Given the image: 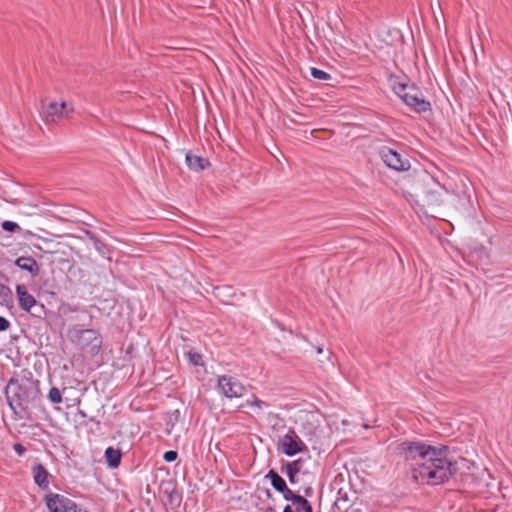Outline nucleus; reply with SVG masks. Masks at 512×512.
Masks as SVG:
<instances>
[{"instance_id":"obj_47","label":"nucleus","mask_w":512,"mask_h":512,"mask_svg":"<svg viewBox=\"0 0 512 512\" xmlns=\"http://www.w3.org/2000/svg\"><path fill=\"white\" fill-rule=\"evenodd\" d=\"M283 512H294L290 505H286L283 509Z\"/></svg>"},{"instance_id":"obj_41","label":"nucleus","mask_w":512,"mask_h":512,"mask_svg":"<svg viewBox=\"0 0 512 512\" xmlns=\"http://www.w3.org/2000/svg\"><path fill=\"white\" fill-rule=\"evenodd\" d=\"M253 397H254V399H253V401L251 402V405H252V406H256V407H258V408H260V409H261L262 407H268V406H269V404H268L267 402L262 401V400L258 399V398H257V397H255V396H253Z\"/></svg>"},{"instance_id":"obj_44","label":"nucleus","mask_w":512,"mask_h":512,"mask_svg":"<svg viewBox=\"0 0 512 512\" xmlns=\"http://www.w3.org/2000/svg\"><path fill=\"white\" fill-rule=\"evenodd\" d=\"M134 346L132 344H130L127 349H126V355L129 357V360H131L132 358H134Z\"/></svg>"},{"instance_id":"obj_32","label":"nucleus","mask_w":512,"mask_h":512,"mask_svg":"<svg viewBox=\"0 0 512 512\" xmlns=\"http://www.w3.org/2000/svg\"><path fill=\"white\" fill-rule=\"evenodd\" d=\"M310 75L312 78L320 81H328L332 78V76L329 73L316 67L310 68Z\"/></svg>"},{"instance_id":"obj_27","label":"nucleus","mask_w":512,"mask_h":512,"mask_svg":"<svg viewBox=\"0 0 512 512\" xmlns=\"http://www.w3.org/2000/svg\"><path fill=\"white\" fill-rule=\"evenodd\" d=\"M214 295L225 302V298H232L234 296L233 287L229 285L214 287Z\"/></svg>"},{"instance_id":"obj_5","label":"nucleus","mask_w":512,"mask_h":512,"mask_svg":"<svg viewBox=\"0 0 512 512\" xmlns=\"http://www.w3.org/2000/svg\"><path fill=\"white\" fill-rule=\"evenodd\" d=\"M68 336L72 343L92 357L101 352L103 338L95 329L84 328L83 325L76 324L68 329Z\"/></svg>"},{"instance_id":"obj_8","label":"nucleus","mask_w":512,"mask_h":512,"mask_svg":"<svg viewBox=\"0 0 512 512\" xmlns=\"http://www.w3.org/2000/svg\"><path fill=\"white\" fill-rule=\"evenodd\" d=\"M47 508L50 512H88L79 507L70 498L56 493H49L44 498Z\"/></svg>"},{"instance_id":"obj_16","label":"nucleus","mask_w":512,"mask_h":512,"mask_svg":"<svg viewBox=\"0 0 512 512\" xmlns=\"http://www.w3.org/2000/svg\"><path fill=\"white\" fill-rule=\"evenodd\" d=\"M185 161L188 168L196 172L203 171L211 165L208 158L196 155L192 151L186 153Z\"/></svg>"},{"instance_id":"obj_10","label":"nucleus","mask_w":512,"mask_h":512,"mask_svg":"<svg viewBox=\"0 0 512 512\" xmlns=\"http://www.w3.org/2000/svg\"><path fill=\"white\" fill-rule=\"evenodd\" d=\"M15 291L20 310L27 313H31L33 308H39L40 312L45 310V305L39 303L24 284H17Z\"/></svg>"},{"instance_id":"obj_39","label":"nucleus","mask_w":512,"mask_h":512,"mask_svg":"<svg viewBox=\"0 0 512 512\" xmlns=\"http://www.w3.org/2000/svg\"><path fill=\"white\" fill-rule=\"evenodd\" d=\"M11 326V323L8 319L3 316H0V332L7 331Z\"/></svg>"},{"instance_id":"obj_14","label":"nucleus","mask_w":512,"mask_h":512,"mask_svg":"<svg viewBox=\"0 0 512 512\" xmlns=\"http://www.w3.org/2000/svg\"><path fill=\"white\" fill-rule=\"evenodd\" d=\"M160 491L167 498L169 505L177 507L181 504L182 496L174 481H162L160 484Z\"/></svg>"},{"instance_id":"obj_4","label":"nucleus","mask_w":512,"mask_h":512,"mask_svg":"<svg viewBox=\"0 0 512 512\" xmlns=\"http://www.w3.org/2000/svg\"><path fill=\"white\" fill-rule=\"evenodd\" d=\"M474 212V202L468 192H455L448 190L442 207L440 219L447 216L460 222L473 216Z\"/></svg>"},{"instance_id":"obj_45","label":"nucleus","mask_w":512,"mask_h":512,"mask_svg":"<svg viewBox=\"0 0 512 512\" xmlns=\"http://www.w3.org/2000/svg\"><path fill=\"white\" fill-rule=\"evenodd\" d=\"M82 231L90 241H92V239L96 236V234L93 233L91 230L83 229Z\"/></svg>"},{"instance_id":"obj_20","label":"nucleus","mask_w":512,"mask_h":512,"mask_svg":"<svg viewBox=\"0 0 512 512\" xmlns=\"http://www.w3.org/2000/svg\"><path fill=\"white\" fill-rule=\"evenodd\" d=\"M181 421V411L179 409L171 410L165 413V432L170 434L174 427Z\"/></svg>"},{"instance_id":"obj_22","label":"nucleus","mask_w":512,"mask_h":512,"mask_svg":"<svg viewBox=\"0 0 512 512\" xmlns=\"http://www.w3.org/2000/svg\"><path fill=\"white\" fill-rule=\"evenodd\" d=\"M0 305L11 310L14 308L13 292L10 287L0 282Z\"/></svg>"},{"instance_id":"obj_11","label":"nucleus","mask_w":512,"mask_h":512,"mask_svg":"<svg viewBox=\"0 0 512 512\" xmlns=\"http://www.w3.org/2000/svg\"><path fill=\"white\" fill-rule=\"evenodd\" d=\"M218 386L223 395L227 398H239L246 390L245 386L239 379L228 375H222L219 377Z\"/></svg>"},{"instance_id":"obj_6","label":"nucleus","mask_w":512,"mask_h":512,"mask_svg":"<svg viewBox=\"0 0 512 512\" xmlns=\"http://www.w3.org/2000/svg\"><path fill=\"white\" fill-rule=\"evenodd\" d=\"M403 102L418 114L432 110L430 101L425 99L420 87L409 78L407 81V92L403 94Z\"/></svg>"},{"instance_id":"obj_50","label":"nucleus","mask_w":512,"mask_h":512,"mask_svg":"<svg viewBox=\"0 0 512 512\" xmlns=\"http://www.w3.org/2000/svg\"><path fill=\"white\" fill-rule=\"evenodd\" d=\"M322 352H323V348H322V347H318V348H317V353H318V354H320V353H322Z\"/></svg>"},{"instance_id":"obj_29","label":"nucleus","mask_w":512,"mask_h":512,"mask_svg":"<svg viewBox=\"0 0 512 512\" xmlns=\"http://www.w3.org/2000/svg\"><path fill=\"white\" fill-rule=\"evenodd\" d=\"M338 497L336 498L334 505L338 510L346 511L349 509V499L347 497V493L342 495V489L338 492Z\"/></svg>"},{"instance_id":"obj_49","label":"nucleus","mask_w":512,"mask_h":512,"mask_svg":"<svg viewBox=\"0 0 512 512\" xmlns=\"http://www.w3.org/2000/svg\"><path fill=\"white\" fill-rule=\"evenodd\" d=\"M19 456H22L25 450H16Z\"/></svg>"},{"instance_id":"obj_1","label":"nucleus","mask_w":512,"mask_h":512,"mask_svg":"<svg viewBox=\"0 0 512 512\" xmlns=\"http://www.w3.org/2000/svg\"><path fill=\"white\" fill-rule=\"evenodd\" d=\"M7 404L15 418L33 420L47 414L40 389V380L28 369H23L21 375L12 376L4 389Z\"/></svg>"},{"instance_id":"obj_23","label":"nucleus","mask_w":512,"mask_h":512,"mask_svg":"<svg viewBox=\"0 0 512 512\" xmlns=\"http://www.w3.org/2000/svg\"><path fill=\"white\" fill-rule=\"evenodd\" d=\"M1 228L3 231L10 234H23L28 236H33V233L29 230H23L17 222L11 220H5L1 223Z\"/></svg>"},{"instance_id":"obj_19","label":"nucleus","mask_w":512,"mask_h":512,"mask_svg":"<svg viewBox=\"0 0 512 512\" xmlns=\"http://www.w3.org/2000/svg\"><path fill=\"white\" fill-rule=\"evenodd\" d=\"M62 387L51 386L46 395L47 401L57 410H61V405L64 404Z\"/></svg>"},{"instance_id":"obj_30","label":"nucleus","mask_w":512,"mask_h":512,"mask_svg":"<svg viewBox=\"0 0 512 512\" xmlns=\"http://www.w3.org/2000/svg\"><path fill=\"white\" fill-rule=\"evenodd\" d=\"M185 355L187 356L189 363L192 364L193 366L203 367L205 365L203 357L200 353L193 350H189L185 353Z\"/></svg>"},{"instance_id":"obj_40","label":"nucleus","mask_w":512,"mask_h":512,"mask_svg":"<svg viewBox=\"0 0 512 512\" xmlns=\"http://www.w3.org/2000/svg\"><path fill=\"white\" fill-rule=\"evenodd\" d=\"M16 238H12L11 236H5L3 238L2 246L7 249V251L12 247Z\"/></svg>"},{"instance_id":"obj_42","label":"nucleus","mask_w":512,"mask_h":512,"mask_svg":"<svg viewBox=\"0 0 512 512\" xmlns=\"http://www.w3.org/2000/svg\"><path fill=\"white\" fill-rule=\"evenodd\" d=\"M319 430L317 427L314 428L312 432L309 433V441H313L314 443H317V439L319 438Z\"/></svg>"},{"instance_id":"obj_37","label":"nucleus","mask_w":512,"mask_h":512,"mask_svg":"<svg viewBox=\"0 0 512 512\" xmlns=\"http://www.w3.org/2000/svg\"><path fill=\"white\" fill-rule=\"evenodd\" d=\"M247 439L249 440L251 448H256L257 445L263 442L262 438L256 434L249 435Z\"/></svg>"},{"instance_id":"obj_3","label":"nucleus","mask_w":512,"mask_h":512,"mask_svg":"<svg viewBox=\"0 0 512 512\" xmlns=\"http://www.w3.org/2000/svg\"><path fill=\"white\" fill-rule=\"evenodd\" d=\"M446 450H419L418 477L430 485H439L452 475V462Z\"/></svg>"},{"instance_id":"obj_15","label":"nucleus","mask_w":512,"mask_h":512,"mask_svg":"<svg viewBox=\"0 0 512 512\" xmlns=\"http://www.w3.org/2000/svg\"><path fill=\"white\" fill-rule=\"evenodd\" d=\"M468 249L471 256L481 264L488 265L491 263L489 250L482 243L472 241L468 244Z\"/></svg>"},{"instance_id":"obj_9","label":"nucleus","mask_w":512,"mask_h":512,"mask_svg":"<svg viewBox=\"0 0 512 512\" xmlns=\"http://www.w3.org/2000/svg\"><path fill=\"white\" fill-rule=\"evenodd\" d=\"M378 154L385 165L392 170L403 172L410 169V161L395 149L383 146Z\"/></svg>"},{"instance_id":"obj_21","label":"nucleus","mask_w":512,"mask_h":512,"mask_svg":"<svg viewBox=\"0 0 512 512\" xmlns=\"http://www.w3.org/2000/svg\"><path fill=\"white\" fill-rule=\"evenodd\" d=\"M34 482L41 488L48 487V472L42 464H36L33 467Z\"/></svg>"},{"instance_id":"obj_7","label":"nucleus","mask_w":512,"mask_h":512,"mask_svg":"<svg viewBox=\"0 0 512 512\" xmlns=\"http://www.w3.org/2000/svg\"><path fill=\"white\" fill-rule=\"evenodd\" d=\"M84 382L75 378L67 379L62 383L63 400L66 409L75 407L81 404V396L86 391Z\"/></svg>"},{"instance_id":"obj_31","label":"nucleus","mask_w":512,"mask_h":512,"mask_svg":"<svg viewBox=\"0 0 512 512\" xmlns=\"http://www.w3.org/2000/svg\"><path fill=\"white\" fill-rule=\"evenodd\" d=\"M293 505L296 507V512H313L309 501L302 496H299Z\"/></svg>"},{"instance_id":"obj_46","label":"nucleus","mask_w":512,"mask_h":512,"mask_svg":"<svg viewBox=\"0 0 512 512\" xmlns=\"http://www.w3.org/2000/svg\"><path fill=\"white\" fill-rule=\"evenodd\" d=\"M302 450H283V452L287 456H294L296 453L301 452Z\"/></svg>"},{"instance_id":"obj_28","label":"nucleus","mask_w":512,"mask_h":512,"mask_svg":"<svg viewBox=\"0 0 512 512\" xmlns=\"http://www.w3.org/2000/svg\"><path fill=\"white\" fill-rule=\"evenodd\" d=\"M30 245L23 241H14L12 247L8 250V253L12 256H17L19 253H28Z\"/></svg>"},{"instance_id":"obj_36","label":"nucleus","mask_w":512,"mask_h":512,"mask_svg":"<svg viewBox=\"0 0 512 512\" xmlns=\"http://www.w3.org/2000/svg\"><path fill=\"white\" fill-rule=\"evenodd\" d=\"M79 414L83 418H88L89 422H92L98 430L100 429V422L98 420H96V416H93V415L89 416L88 413L83 409H79Z\"/></svg>"},{"instance_id":"obj_2","label":"nucleus","mask_w":512,"mask_h":512,"mask_svg":"<svg viewBox=\"0 0 512 512\" xmlns=\"http://www.w3.org/2000/svg\"><path fill=\"white\" fill-rule=\"evenodd\" d=\"M447 192L431 174L422 171L413 179L409 195L416 213L440 219Z\"/></svg>"},{"instance_id":"obj_25","label":"nucleus","mask_w":512,"mask_h":512,"mask_svg":"<svg viewBox=\"0 0 512 512\" xmlns=\"http://www.w3.org/2000/svg\"><path fill=\"white\" fill-rule=\"evenodd\" d=\"M267 477L270 478L271 485L276 491L282 492L284 489H286L287 484L285 480L274 470L271 469L268 472Z\"/></svg>"},{"instance_id":"obj_13","label":"nucleus","mask_w":512,"mask_h":512,"mask_svg":"<svg viewBox=\"0 0 512 512\" xmlns=\"http://www.w3.org/2000/svg\"><path fill=\"white\" fill-rule=\"evenodd\" d=\"M276 448H307L294 429L289 428L277 435Z\"/></svg>"},{"instance_id":"obj_24","label":"nucleus","mask_w":512,"mask_h":512,"mask_svg":"<svg viewBox=\"0 0 512 512\" xmlns=\"http://www.w3.org/2000/svg\"><path fill=\"white\" fill-rule=\"evenodd\" d=\"M104 457L110 468H117L121 462V450H105Z\"/></svg>"},{"instance_id":"obj_48","label":"nucleus","mask_w":512,"mask_h":512,"mask_svg":"<svg viewBox=\"0 0 512 512\" xmlns=\"http://www.w3.org/2000/svg\"><path fill=\"white\" fill-rule=\"evenodd\" d=\"M12 448H24V446L20 443H14Z\"/></svg>"},{"instance_id":"obj_33","label":"nucleus","mask_w":512,"mask_h":512,"mask_svg":"<svg viewBox=\"0 0 512 512\" xmlns=\"http://www.w3.org/2000/svg\"><path fill=\"white\" fill-rule=\"evenodd\" d=\"M94 245V248L102 255H105L108 251H109V248H108V245L103 242L100 238H98L97 236H95L92 241H91Z\"/></svg>"},{"instance_id":"obj_18","label":"nucleus","mask_w":512,"mask_h":512,"mask_svg":"<svg viewBox=\"0 0 512 512\" xmlns=\"http://www.w3.org/2000/svg\"><path fill=\"white\" fill-rule=\"evenodd\" d=\"M43 108H45V119L47 122H54L56 118H60L64 115V110L66 108V102L57 103L55 101L50 102L46 107L44 106V102L42 101Z\"/></svg>"},{"instance_id":"obj_35","label":"nucleus","mask_w":512,"mask_h":512,"mask_svg":"<svg viewBox=\"0 0 512 512\" xmlns=\"http://www.w3.org/2000/svg\"><path fill=\"white\" fill-rule=\"evenodd\" d=\"M283 494V497L286 501H290L292 502L293 504L296 502V499L300 496V495H297L295 494L291 489H289L288 487H286V489H284L282 492Z\"/></svg>"},{"instance_id":"obj_12","label":"nucleus","mask_w":512,"mask_h":512,"mask_svg":"<svg viewBox=\"0 0 512 512\" xmlns=\"http://www.w3.org/2000/svg\"><path fill=\"white\" fill-rule=\"evenodd\" d=\"M13 264L21 271L26 272L32 279L40 275L41 267L37 260L30 255L18 256Z\"/></svg>"},{"instance_id":"obj_17","label":"nucleus","mask_w":512,"mask_h":512,"mask_svg":"<svg viewBox=\"0 0 512 512\" xmlns=\"http://www.w3.org/2000/svg\"><path fill=\"white\" fill-rule=\"evenodd\" d=\"M407 75L391 74L388 78V83L392 91L403 101V94L407 92Z\"/></svg>"},{"instance_id":"obj_34","label":"nucleus","mask_w":512,"mask_h":512,"mask_svg":"<svg viewBox=\"0 0 512 512\" xmlns=\"http://www.w3.org/2000/svg\"><path fill=\"white\" fill-rule=\"evenodd\" d=\"M286 474L288 475L291 482L294 481L295 474L298 473V468L296 467V463H287L285 465Z\"/></svg>"},{"instance_id":"obj_43","label":"nucleus","mask_w":512,"mask_h":512,"mask_svg":"<svg viewBox=\"0 0 512 512\" xmlns=\"http://www.w3.org/2000/svg\"><path fill=\"white\" fill-rule=\"evenodd\" d=\"M46 313V309L44 311H41L39 310V308H34V311L31 310V315L34 316V317H38V318H41L42 315H44Z\"/></svg>"},{"instance_id":"obj_26","label":"nucleus","mask_w":512,"mask_h":512,"mask_svg":"<svg viewBox=\"0 0 512 512\" xmlns=\"http://www.w3.org/2000/svg\"><path fill=\"white\" fill-rule=\"evenodd\" d=\"M397 448H449L446 444H439L435 446L429 443L417 442V441H405L398 445Z\"/></svg>"},{"instance_id":"obj_38","label":"nucleus","mask_w":512,"mask_h":512,"mask_svg":"<svg viewBox=\"0 0 512 512\" xmlns=\"http://www.w3.org/2000/svg\"><path fill=\"white\" fill-rule=\"evenodd\" d=\"M177 451L176 450H167L165 453H164V460L167 461V462H173L177 459Z\"/></svg>"}]
</instances>
